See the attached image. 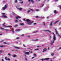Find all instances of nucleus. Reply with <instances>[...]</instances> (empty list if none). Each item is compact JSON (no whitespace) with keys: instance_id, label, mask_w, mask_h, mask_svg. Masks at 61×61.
Instances as JSON below:
<instances>
[{"instance_id":"obj_1","label":"nucleus","mask_w":61,"mask_h":61,"mask_svg":"<svg viewBox=\"0 0 61 61\" xmlns=\"http://www.w3.org/2000/svg\"><path fill=\"white\" fill-rule=\"evenodd\" d=\"M52 34L53 35V41H52L51 43V45H52L54 42V41H55L56 40V35H55V34L54 32H52Z\"/></svg>"},{"instance_id":"obj_2","label":"nucleus","mask_w":61,"mask_h":61,"mask_svg":"<svg viewBox=\"0 0 61 61\" xmlns=\"http://www.w3.org/2000/svg\"><path fill=\"white\" fill-rule=\"evenodd\" d=\"M23 20L24 21H26L27 22H29V23H28V24L29 25H31V24H32L34 23V21H32V22H31L30 20L28 19H27L26 20H25V19H23Z\"/></svg>"},{"instance_id":"obj_3","label":"nucleus","mask_w":61,"mask_h":61,"mask_svg":"<svg viewBox=\"0 0 61 61\" xmlns=\"http://www.w3.org/2000/svg\"><path fill=\"white\" fill-rule=\"evenodd\" d=\"M55 32L56 33V35H58V36H59V37H60V38H61V35H59V34H58V32H57V30H56V29H55Z\"/></svg>"},{"instance_id":"obj_4","label":"nucleus","mask_w":61,"mask_h":61,"mask_svg":"<svg viewBox=\"0 0 61 61\" xmlns=\"http://www.w3.org/2000/svg\"><path fill=\"white\" fill-rule=\"evenodd\" d=\"M49 59V58H47L45 59H41V60H42V61H43L44 60H48Z\"/></svg>"},{"instance_id":"obj_5","label":"nucleus","mask_w":61,"mask_h":61,"mask_svg":"<svg viewBox=\"0 0 61 61\" xmlns=\"http://www.w3.org/2000/svg\"><path fill=\"white\" fill-rule=\"evenodd\" d=\"M18 18H21V17L19 16H17L16 17V19H18Z\"/></svg>"},{"instance_id":"obj_6","label":"nucleus","mask_w":61,"mask_h":61,"mask_svg":"<svg viewBox=\"0 0 61 61\" xmlns=\"http://www.w3.org/2000/svg\"><path fill=\"white\" fill-rule=\"evenodd\" d=\"M7 6L6 5H5L4 7L3 8V10H5V8H7Z\"/></svg>"},{"instance_id":"obj_7","label":"nucleus","mask_w":61,"mask_h":61,"mask_svg":"<svg viewBox=\"0 0 61 61\" xmlns=\"http://www.w3.org/2000/svg\"><path fill=\"white\" fill-rule=\"evenodd\" d=\"M46 51V48H44V49L43 50V53H44V52H45V51Z\"/></svg>"},{"instance_id":"obj_8","label":"nucleus","mask_w":61,"mask_h":61,"mask_svg":"<svg viewBox=\"0 0 61 61\" xmlns=\"http://www.w3.org/2000/svg\"><path fill=\"white\" fill-rule=\"evenodd\" d=\"M25 25V24L23 23H20V25H21V26H23V25Z\"/></svg>"},{"instance_id":"obj_9","label":"nucleus","mask_w":61,"mask_h":61,"mask_svg":"<svg viewBox=\"0 0 61 61\" xmlns=\"http://www.w3.org/2000/svg\"><path fill=\"white\" fill-rule=\"evenodd\" d=\"M52 24H53V21H51L50 24V26H52L53 25Z\"/></svg>"},{"instance_id":"obj_10","label":"nucleus","mask_w":61,"mask_h":61,"mask_svg":"<svg viewBox=\"0 0 61 61\" xmlns=\"http://www.w3.org/2000/svg\"><path fill=\"white\" fill-rule=\"evenodd\" d=\"M7 18V16L5 15H3L2 16V18Z\"/></svg>"},{"instance_id":"obj_11","label":"nucleus","mask_w":61,"mask_h":61,"mask_svg":"<svg viewBox=\"0 0 61 61\" xmlns=\"http://www.w3.org/2000/svg\"><path fill=\"white\" fill-rule=\"evenodd\" d=\"M5 23H4L3 24V26H4L5 27H5H6V26H5Z\"/></svg>"},{"instance_id":"obj_12","label":"nucleus","mask_w":61,"mask_h":61,"mask_svg":"<svg viewBox=\"0 0 61 61\" xmlns=\"http://www.w3.org/2000/svg\"><path fill=\"white\" fill-rule=\"evenodd\" d=\"M20 30H21V29L16 30V32H19V31H20Z\"/></svg>"},{"instance_id":"obj_13","label":"nucleus","mask_w":61,"mask_h":61,"mask_svg":"<svg viewBox=\"0 0 61 61\" xmlns=\"http://www.w3.org/2000/svg\"><path fill=\"white\" fill-rule=\"evenodd\" d=\"M6 27H12V26L11 25H8L6 26Z\"/></svg>"},{"instance_id":"obj_14","label":"nucleus","mask_w":61,"mask_h":61,"mask_svg":"<svg viewBox=\"0 0 61 61\" xmlns=\"http://www.w3.org/2000/svg\"><path fill=\"white\" fill-rule=\"evenodd\" d=\"M25 54H27V55H28L29 54V53L28 52H25Z\"/></svg>"},{"instance_id":"obj_15","label":"nucleus","mask_w":61,"mask_h":61,"mask_svg":"<svg viewBox=\"0 0 61 61\" xmlns=\"http://www.w3.org/2000/svg\"><path fill=\"white\" fill-rule=\"evenodd\" d=\"M59 20H58L57 21H56V22H54V24H56V23H58V22H59Z\"/></svg>"},{"instance_id":"obj_16","label":"nucleus","mask_w":61,"mask_h":61,"mask_svg":"<svg viewBox=\"0 0 61 61\" xmlns=\"http://www.w3.org/2000/svg\"><path fill=\"white\" fill-rule=\"evenodd\" d=\"M5 31H6V32H7V31H11L10 30H6L5 29Z\"/></svg>"},{"instance_id":"obj_17","label":"nucleus","mask_w":61,"mask_h":61,"mask_svg":"<svg viewBox=\"0 0 61 61\" xmlns=\"http://www.w3.org/2000/svg\"><path fill=\"white\" fill-rule=\"evenodd\" d=\"M12 30L13 33H14V28H12L11 29Z\"/></svg>"},{"instance_id":"obj_18","label":"nucleus","mask_w":61,"mask_h":61,"mask_svg":"<svg viewBox=\"0 0 61 61\" xmlns=\"http://www.w3.org/2000/svg\"><path fill=\"white\" fill-rule=\"evenodd\" d=\"M18 9L20 10H22V9L21 8H19Z\"/></svg>"},{"instance_id":"obj_19","label":"nucleus","mask_w":61,"mask_h":61,"mask_svg":"<svg viewBox=\"0 0 61 61\" xmlns=\"http://www.w3.org/2000/svg\"><path fill=\"white\" fill-rule=\"evenodd\" d=\"M15 21L16 23H17V22H18V21L17 20H15Z\"/></svg>"},{"instance_id":"obj_20","label":"nucleus","mask_w":61,"mask_h":61,"mask_svg":"<svg viewBox=\"0 0 61 61\" xmlns=\"http://www.w3.org/2000/svg\"><path fill=\"white\" fill-rule=\"evenodd\" d=\"M54 13L55 14H56L57 13V12H56V10L54 11Z\"/></svg>"},{"instance_id":"obj_21","label":"nucleus","mask_w":61,"mask_h":61,"mask_svg":"<svg viewBox=\"0 0 61 61\" xmlns=\"http://www.w3.org/2000/svg\"><path fill=\"white\" fill-rule=\"evenodd\" d=\"M12 14H13V15H15V13H14V12H12Z\"/></svg>"},{"instance_id":"obj_22","label":"nucleus","mask_w":61,"mask_h":61,"mask_svg":"<svg viewBox=\"0 0 61 61\" xmlns=\"http://www.w3.org/2000/svg\"><path fill=\"white\" fill-rule=\"evenodd\" d=\"M0 47H4V46H3L1 45L0 46Z\"/></svg>"},{"instance_id":"obj_23","label":"nucleus","mask_w":61,"mask_h":61,"mask_svg":"<svg viewBox=\"0 0 61 61\" xmlns=\"http://www.w3.org/2000/svg\"><path fill=\"white\" fill-rule=\"evenodd\" d=\"M5 59L6 60H7V57H5Z\"/></svg>"},{"instance_id":"obj_24","label":"nucleus","mask_w":61,"mask_h":61,"mask_svg":"<svg viewBox=\"0 0 61 61\" xmlns=\"http://www.w3.org/2000/svg\"><path fill=\"white\" fill-rule=\"evenodd\" d=\"M46 31H48L49 33H51V31L49 30H46Z\"/></svg>"},{"instance_id":"obj_25","label":"nucleus","mask_w":61,"mask_h":61,"mask_svg":"<svg viewBox=\"0 0 61 61\" xmlns=\"http://www.w3.org/2000/svg\"><path fill=\"white\" fill-rule=\"evenodd\" d=\"M15 2L16 3L17 2V0H16L15 1Z\"/></svg>"},{"instance_id":"obj_26","label":"nucleus","mask_w":61,"mask_h":61,"mask_svg":"<svg viewBox=\"0 0 61 61\" xmlns=\"http://www.w3.org/2000/svg\"><path fill=\"white\" fill-rule=\"evenodd\" d=\"M0 29H1V30H4V29H5L4 28H0Z\"/></svg>"},{"instance_id":"obj_27","label":"nucleus","mask_w":61,"mask_h":61,"mask_svg":"<svg viewBox=\"0 0 61 61\" xmlns=\"http://www.w3.org/2000/svg\"><path fill=\"white\" fill-rule=\"evenodd\" d=\"M15 47L16 48H17V49H20V48L18 47Z\"/></svg>"},{"instance_id":"obj_28","label":"nucleus","mask_w":61,"mask_h":61,"mask_svg":"<svg viewBox=\"0 0 61 61\" xmlns=\"http://www.w3.org/2000/svg\"><path fill=\"white\" fill-rule=\"evenodd\" d=\"M8 56H11V54H10V53H8Z\"/></svg>"},{"instance_id":"obj_29","label":"nucleus","mask_w":61,"mask_h":61,"mask_svg":"<svg viewBox=\"0 0 61 61\" xmlns=\"http://www.w3.org/2000/svg\"><path fill=\"white\" fill-rule=\"evenodd\" d=\"M39 49H35V50H38Z\"/></svg>"},{"instance_id":"obj_30","label":"nucleus","mask_w":61,"mask_h":61,"mask_svg":"<svg viewBox=\"0 0 61 61\" xmlns=\"http://www.w3.org/2000/svg\"><path fill=\"white\" fill-rule=\"evenodd\" d=\"M31 1L32 3H34V1L33 0H31Z\"/></svg>"},{"instance_id":"obj_31","label":"nucleus","mask_w":61,"mask_h":61,"mask_svg":"<svg viewBox=\"0 0 61 61\" xmlns=\"http://www.w3.org/2000/svg\"><path fill=\"white\" fill-rule=\"evenodd\" d=\"M43 23L44 25V26H45V22H43Z\"/></svg>"},{"instance_id":"obj_32","label":"nucleus","mask_w":61,"mask_h":61,"mask_svg":"<svg viewBox=\"0 0 61 61\" xmlns=\"http://www.w3.org/2000/svg\"><path fill=\"white\" fill-rule=\"evenodd\" d=\"M51 56H54V54L52 53V54H51Z\"/></svg>"},{"instance_id":"obj_33","label":"nucleus","mask_w":61,"mask_h":61,"mask_svg":"<svg viewBox=\"0 0 61 61\" xmlns=\"http://www.w3.org/2000/svg\"><path fill=\"white\" fill-rule=\"evenodd\" d=\"M34 56H36V55L35 54H34Z\"/></svg>"},{"instance_id":"obj_34","label":"nucleus","mask_w":61,"mask_h":61,"mask_svg":"<svg viewBox=\"0 0 61 61\" xmlns=\"http://www.w3.org/2000/svg\"><path fill=\"white\" fill-rule=\"evenodd\" d=\"M19 3H21V4H23V2H20Z\"/></svg>"},{"instance_id":"obj_35","label":"nucleus","mask_w":61,"mask_h":61,"mask_svg":"<svg viewBox=\"0 0 61 61\" xmlns=\"http://www.w3.org/2000/svg\"><path fill=\"white\" fill-rule=\"evenodd\" d=\"M25 60H27V58H25Z\"/></svg>"},{"instance_id":"obj_36","label":"nucleus","mask_w":61,"mask_h":61,"mask_svg":"<svg viewBox=\"0 0 61 61\" xmlns=\"http://www.w3.org/2000/svg\"><path fill=\"white\" fill-rule=\"evenodd\" d=\"M3 52V51H2V50H1L0 51V53H1V52Z\"/></svg>"},{"instance_id":"obj_37","label":"nucleus","mask_w":61,"mask_h":61,"mask_svg":"<svg viewBox=\"0 0 61 61\" xmlns=\"http://www.w3.org/2000/svg\"><path fill=\"white\" fill-rule=\"evenodd\" d=\"M4 41V40H2L0 41V42H3V41Z\"/></svg>"},{"instance_id":"obj_38","label":"nucleus","mask_w":61,"mask_h":61,"mask_svg":"<svg viewBox=\"0 0 61 61\" xmlns=\"http://www.w3.org/2000/svg\"><path fill=\"white\" fill-rule=\"evenodd\" d=\"M7 60H9V61L10 60V59L8 58L7 59Z\"/></svg>"},{"instance_id":"obj_39","label":"nucleus","mask_w":61,"mask_h":61,"mask_svg":"<svg viewBox=\"0 0 61 61\" xmlns=\"http://www.w3.org/2000/svg\"><path fill=\"white\" fill-rule=\"evenodd\" d=\"M36 11H39V10L37 9V10H36Z\"/></svg>"},{"instance_id":"obj_40","label":"nucleus","mask_w":61,"mask_h":61,"mask_svg":"<svg viewBox=\"0 0 61 61\" xmlns=\"http://www.w3.org/2000/svg\"><path fill=\"white\" fill-rule=\"evenodd\" d=\"M18 26V25H16L15 26V27H16V26Z\"/></svg>"},{"instance_id":"obj_41","label":"nucleus","mask_w":61,"mask_h":61,"mask_svg":"<svg viewBox=\"0 0 61 61\" xmlns=\"http://www.w3.org/2000/svg\"><path fill=\"white\" fill-rule=\"evenodd\" d=\"M15 56H16V55H14L13 56V57H15Z\"/></svg>"},{"instance_id":"obj_42","label":"nucleus","mask_w":61,"mask_h":61,"mask_svg":"<svg viewBox=\"0 0 61 61\" xmlns=\"http://www.w3.org/2000/svg\"><path fill=\"white\" fill-rule=\"evenodd\" d=\"M61 49V47H60L59 48V50Z\"/></svg>"},{"instance_id":"obj_43","label":"nucleus","mask_w":61,"mask_h":61,"mask_svg":"<svg viewBox=\"0 0 61 61\" xmlns=\"http://www.w3.org/2000/svg\"><path fill=\"white\" fill-rule=\"evenodd\" d=\"M2 15H5V13H3L2 14Z\"/></svg>"},{"instance_id":"obj_44","label":"nucleus","mask_w":61,"mask_h":61,"mask_svg":"<svg viewBox=\"0 0 61 61\" xmlns=\"http://www.w3.org/2000/svg\"><path fill=\"white\" fill-rule=\"evenodd\" d=\"M38 39H36V40H35V41H38Z\"/></svg>"},{"instance_id":"obj_45","label":"nucleus","mask_w":61,"mask_h":61,"mask_svg":"<svg viewBox=\"0 0 61 61\" xmlns=\"http://www.w3.org/2000/svg\"><path fill=\"white\" fill-rule=\"evenodd\" d=\"M30 10H31V11H33V10L31 9H30Z\"/></svg>"},{"instance_id":"obj_46","label":"nucleus","mask_w":61,"mask_h":61,"mask_svg":"<svg viewBox=\"0 0 61 61\" xmlns=\"http://www.w3.org/2000/svg\"><path fill=\"white\" fill-rule=\"evenodd\" d=\"M36 17L37 18H38V16H36Z\"/></svg>"},{"instance_id":"obj_47","label":"nucleus","mask_w":61,"mask_h":61,"mask_svg":"<svg viewBox=\"0 0 61 61\" xmlns=\"http://www.w3.org/2000/svg\"><path fill=\"white\" fill-rule=\"evenodd\" d=\"M39 46H40L39 45V46H37V47H39Z\"/></svg>"},{"instance_id":"obj_48","label":"nucleus","mask_w":61,"mask_h":61,"mask_svg":"<svg viewBox=\"0 0 61 61\" xmlns=\"http://www.w3.org/2000/svg\"><path fill=\"white\" fill-rule=\"evenodd\" d=\"M23 46H24V47H25V45L23 44Z\"/></svg>"},{"instance_id":"obj_49","label":"nucleus","mask_w":61,"mask_h":61,"mask_svg":"<svg viewBox=\"0 0 61 61\" xmlns=\"http://www.w3.org/2000/svg\"><path fill=\"white\" fill-rule=\"evenodd\" d=\"M48 50H49V47H48Z\"/></svg>"},{"instance_id":"obj_50","label":"nucleus","mask_w":61,"mask_h":61,"mask_svg":"<svg viewBox=\"0 0 61 61\" xmlns=\"http://www.w3.org/2000/svg\"><path fill=\"white\" fill-rule=\"evenodd\" d=\"M32 59H33V58H35V57H32Z\"/></svg>"},{"instance_id":"obj_51","label":"nucleus","mask_w":61,"mask_h":61,"mask_svg":"<svg viewBox=\"0 0 61 61\" xmlns=\"http://www.w3.org/2000/svg\"><path fill=\"white\" fill-rule=\"evenodd\" d=\"M4 44H7V43L6 42H4Z\"/></svg>"},{"instance_id":"obj_52","label":"nucleus","mask_w":61,"mask_h":61,"mask_svg":"<svg viewBox=\"0 0 61 61\" xmlns=\"http://www.w3.org/2000/svg\"><path fill=\"white\" fill-rule=\"evenodd\" d=\"M27 12L28 13H29V12H30V10H29Z\"/></svg>"},{"instance_id":"obj_53","label":"nucleus","mask_w":61,"mask_h":61,"mask_svg":"<svg viewBox=\"0 0 61 61\" xmlns=\"http://www.w3.org/2000/svg\"><path fill=\"white\" fill-rule=\"evenodd\" d=\"M47 19H48V18H49V16L47 17Z\"/></svg>"},{"instance_id":"obj_54","label":"nucleus","mask_w":61,"mask_h":61,"mask_svg":"<svg viewBox=\"0 0 61 61\" xmlns=\"http://www.w3.org/2000/svg\"><path fill=\"white\" fill-rule=\"evenodd\" d=\"M19 38V37H17L16 38V39H18Z\"/></svg>"},{"instance_id":"obj_55","label":"nucleus","mask_w":61,"mask_h":61,"mask_svg":"<svg viewBox=\"0 0 61 61\" xmlns=\"http://www.w3.org/2000/svg\"><path fill=\"white\" fill-rule=\"evenodd\" d=\"M28 36V37H30V36Z\"/></svg>"},{"instance_id":"obj_56","label":"nucleus","mask_w":61,"mask_h":61,"mask_svg":"<svg viewBox=\"0 0 61 61\" xmlns=\"http://www.w3.org/2000/svg\"><path fill=\"white\" fill-rule=\"evenodd\" d=\"M44 6V4H42V6Z\"/></svg>"},{"instance_id":"obj_57","label":"nucleus","mask_w":61,"mask_h":61,"mask_svg":"<svg viewBox=\"0 0 61 61\" xmlns=\"http://www.w3.org/2000/svg\"><path fill=\"white\" fill-rule=\"evenodd\" d=\"M22 36H24V35L23 34L21 35Z\"/></svg>"},{"instance_id":"obj_58","label":"nucleus","mask_w":61,"mask_h":61,"mask_svg":"<svg viewBox=\"0 0 61 61\" xmlns=\"http://www.w3.org/2000/svg\"><path fill=\"white\" fill-rule=\"evenodd\" d=\"M57 1H58V0H55V1L56 2H57Z\"/></svg>"},{"instance_id":"obj_59","label":"nucleus","mask_w":61,"mask_h":61,"mask_svg":"<svg viewBox=\"0 0 61 61\" xmlns=\"http://www.w3.org/2000/svg\"><path fill=\"white\" fill-rule=\"evenodd\" d=\"M34 25H36V23H34Z\"/></svg>"},{"instance_id":"obj_60","label":"nucleus","mask_w":61,"mask_h":61,"mask_svg":"<svg viewBox=\"0 0 61 61\" xmlns=\"http://www.w3.org/2000/svg\"><path fill=\"white\" fill-rule=\"evenodd\" d=\"M2 61H4V60H3V59H2Z\"/></svg>"},{"instance_id":"obj_61","label":"nucleus","mask_w":61,"mask_h":61,"mask_svg":"<svg viewBox=\"0 0 61 61\" xmlns=\"http://www.w3.org/2000/svg\"><path fill=\"white\" fill-rule=\"evenodd\" d=\"M19 21H20V22H21V20H19Z\"/></svg>"},{"instance_id":"obj_62","label":"nucleus","mask_w":61,"mask_h":61,"mask_svg":"<svg viewBox=\"0 0 61 61\" xmlns=\"http://www.w3.org/2000/svg\"><path fill=\"white\" fill-rule=\"evenodd\" d=\"M29 0V2L30 1V0Z\"/></svg>"},{"instance_id":"obj_63","label":"nucleus","mask_w":61,"mask_h":61,"mask_svg":"<svg viewBox=\"0 0 61 61\" xmlns=\"http://www.w3.org/2000/svg\"><path fill=\"white\" fill-rule=\"evenodd\" d=\"M30 53H33V52L31 51V52H30Z\"/></svg>"},{"instance_id":"obj_64","label":"nucleus","mask_w":61,"mask_h":61,"mask_svg":"<svg viewBox=\"0 0 61 61\" xmlns=\"http://www.w3.org/2000/svg\"><path fill=\"white\" fill-rule=\"evenodd\" d=\"M60 8L61 9V6L60 7Z\"/></svg>"}]
</instances>
